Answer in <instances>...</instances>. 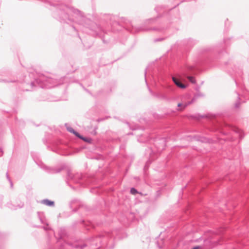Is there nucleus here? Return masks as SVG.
<instances>
[{
    "label": "nucleus",
    "mask_w": 249,
    "mask_h": 249,
    "mask_svg": "<svg viewBox=\"0 0 249 249\" xmlns=\"http://www.w3.org/2000/svg\"><path fill=\"white\" fill-rule=\"evenodd\" d=\"M65 126H66L67 130L69 132L73 134L77 137L80 136V134L79 133L75 131L71 127L69 126L67 124H65Z\"/></svg>",
    "instance_id": "f8f14e48"
},
{
    "label": "nucleus",
    "mask_w": 249,
    "mask_h": 249,
    "mask_svg": "<svg viewBox=\"0 0 249 249\" xmlns=\"http://www.w3.org/2000/svg\"><path fill=\"white\" fill-rule=\"evenodd\" d=\"M153 30H158L159 31H161L162 30V29H158V28H153Z\"/></svg>",
    "instance_id": "c85d7f7f"
},
{
    "label": "nucleus",
    "mask_w": 249,
    "mask_h": 249,
    "mask_svg": "<svg viewBox=\"0 0 249 249\" xmlns=\"http://www.w3.org/2000/svg\"><path fill=\"white\" fill-rule=\"evenodd\" d=\"M86 247L84 244H80L78 242L71 243L64 242L62 243L58 249H83ZM49 249H53L50 248Z\"/></svg>",
    "instance_id": "7ed1b4c3"
},
{
    "label": "nucleus",
    "mask_w": 249,
    "mask_h": 249,
    "mask_svg": "<svg viewBox=\"0 0 249 249\" xmlns=\"http://www.w3.org/2000/svg\"><path fill=\"white\" fill-rule=\"evenodd\" d=\"M37 214L40 222L45 225L42 227V228L45 231L51 230V228L49 226V225L46 221L45 219L43 217V213L41 212H37Z\"/></svg>",
    "instance_id": "0eeeda50"
},
{
    "label": "nucleus",
    "mask_w": 249,
    "mask_h": 249,
    "mask_svg": "<svg viewBox=\"0 0 249 249\" xmlns=\"http://www.w3.org/2000/svg\"><path fill=\"white\" fill-rule=\"evenodd\" d=\"M130 134L132 135V133H128V135H130Z\"/></svg>",
    "instance_id": "e433bc0d"
},
{
    "label": "nucleus",
    "mask_w": 249,
    "mask_h": 249,
    "mask_svg": "<svg viewBox=\"0 0 249 249\" xmlns=\"http://www.w3.org/2000/svg\"><path fill=\"white\" fill-rule=\"evenodd\" d=\"M203 94L202 93H198L196 94L194 96V97L193 98V99L191 100V101L188 102L187 103H186L184 105V107H186L188 106H189V105L191 104L194 102H195L196 101V99H197L198 97H203Z\"/></svg>",
    "instance_id": "9d476101"
},
{
    "label": "nucleus",
    "mask_w": 249,
    "mask_h": 249,
    "mask_svg": "<svg viewBox=\"0 0 249 249\" xmlns=\"http://www.w3.org/2000/svg\"><path fill=\"white\" fill-rule=\"evenodd\" d=\"M202 247L201 246H196L193 247L191 249H202Z\"/></svg>",
    "instance_id": "393cba45"
},
{
    "label": "nucleus",
    "mask_w": 249,
    "mask_h": 249,
    "mask_svg": "<svg viewBox=\"0 0 249 249\" xmlns=\"http://www.w3.org/2000/svg\"><path fill=\"white\" fill-rule=\"evenodd\" d=\"M77 138L83 140L84 142H87L89 143H91L92 142V140L91 138L89 137H84L83 136L81 135L80 134V136L79 137H77Z\"/></svg>",
    "instance_id": "ddd939ff"
},
{
    "label": "nucleus",
    "mask_w": 249,
    "mask_h": 249,
    "mask_svg": "<svg viewBox=\"0 0 249 249\" xmlns=\"http://www.w3.org/2000/svg\"><path fill=\"white\" fill-rule=\"evenodd\" d=\"M76 211H77V209H74L73 210V211H74V212H76Z\"/></svg>",
    "instance_id": "72a5a7b5"
},
{
    "label": "nucleus",
    "mask_w": 249,
    "mask_h": 249,
    "mask_svg": "<svg viewBox=\"0 0 249 249\" xmlns=\"http://www.w3.org/2000/svg\"><path fill=\"white\" fill-rule=\"evenodd\" d=\"M82 175L81 173H72L70 170L67 171V180H71L75 183H79L82 179Z\"/></svg>",
    "instance_id": "39448f33"
},
{
    "label": "nucleus",
    "mask_w": 249,
    "mask_h": 249,
    "mask_svg": "<svg viewBox=\"0 0 249 249\" xmlns=\"http://www.w3.org/2000/svg\"><path fill=\"white\" fill-rule=\"evenodd\" d=\"M125 28L127 29V28H128V26H127Z\"/></svg>",
    "instance_id": "c9c22d12"
},
{
    "label": "nucleus",
    "mask_w": 249,
    "mask_h": 249,
    "mask_svg": "<svg viewBox=\"0 0 249 249\" xmlns=\"http://www.w3.org/2000/svg\"><path fill=\"white\" fill-rule=\"evenodd\" d=\"M34 73H30L29 76H25L23 86L29 88L23 89L25 91H31L36 88L50 89L57 86L61 83L58 80L51 77H47L44 75H39L37 78H32Z\"/></svg>",
    "instance_id": "f257e3e1"
},
{
    "label": "nucleus",
    "mask_w": 249,
    "mask_h": 249,
    "mask_svg": "<svg viewBox=\"0 0 249 249\" xmlns=\"http://www.w3.org/2000/svg\"><path fill=\"white\" fill-rule=\"evenodd\" d=\"M172 80H173L174 83H175V84L177 86H178V88L182 89H184L186 88V86L185 84L181 83V82L179 80L177 79L176 77H173Z\"/></svg>",
    "instance_id": "1a4fd4ad"
},
{
    "label": "nucleus",
    "mask_w": 249,
    "mask_h": 249,
    "mask_svg": "<svg viewBox=\"0 0 249 249\" xmlns=\"http://www.w3.org/2000/svg\"><path fill=\"white\" fill-rule=\"evenodd\" d=\"M105 118H99V119L97 120V121H98V122H101V121H103L105 120Z\"/></svg>",
    "instance_id": "cd10ccee"
},
{
    "label": "nucleus",
    "mask_w": 249,
    "mask_h": 249,
    "mask_svg": "<svg viewBox=\"0 0 249 249\" xmlns=\"http://www.w3.org/2000/svg\"><path fill=\"white\" fill-rule=\"evenodd\" d=\"M240 105V102L239 101H237L234 104V107L235 108H238Z\"/></svg>",
    "instance_id": "aec40b11"
},
{
    "label": "nucleus",
    "mask_w": 249,
    "mask_h": 249,
    "mask_svg": "<svg viewBox=\"0 0 249 249\" xmlns=\"http://www.w3.org/2000/svg\"><path fill=\"white\" fill-rule=\"evenodd\" d=\"M130 193L132 195H136L139 192L135 188H131L130 189Z\"/></svg>",
    "instance_id": "dca6fc26"
},
{
    "label": "nucleus",
    "mask_w": 249,
    "mask_h": 249,
    "mask_svg": "<svg viewBox=\"0 0 249 249\" xmlns=\"http://www.w3.org/2000/svg\"><path fill=\"white\" fill-rule=\"evenodd\" d=\"M12 81H7L5 79H0V82H12Z\"/></svg>",
    "instance_id": "b1692460"
},
{
    "label": "nucleus",
    "mask_w": 249,
    "mask_h": 249,
    "mask_svg": "<svg viewBox=\"0 0 249 249\" xmlns=\"http://www.w3.org/2000/svg\"><path fill=\"white\" fill-rule=\"evenodd\" d=\"M151 94L154 97L167 102H170L174 100L172 93L174 92L175 87L173 85H167L164 87L163 90H159L156 92H153L148 87Z\"/></svg>",
    "instance_id": "f03ea898"
},
{
    "label": "nucleus",
    "mask_w": 249,
    "mask_h": 249,
    "mask_svg": "<svg viewBox=\"0 0 249 249\" xmlns=\"http://www.w3.org/2000/svg\"><path fill=\"white\" fill-rule=\"evenodd\" d=\"M77 202V200H73L71 201V204H70V207L72 208V207H73V205L75 203H76Z\"/></svg>",
    "instance_id": "a211bd4d"
},
{
    "label": "nucleus",
    "mask_w": 249,
    "mask_h": 249,
    "mask_svg": "<svg viewBox=\"0 0 249 249\" xmlns=\"http://www.w3.org/2000/svg\"><path fill=\"white\" fill-rule=\"evenodd\" d=\"M160 141H161V142H162V147H161V148H159V149H158V151H161V150H163V149H164V147H165V142H164V141L163 140H160Z\"/></svg>",
    "instance_id": "f3484780"
},
{
    "label": "nucleus",
    "mask_w": 249,
    "mask_h": 249,
    "mask_svg": "<svg viewBox=\"0 0 249 249\" xmlns=\"http://www.w3.org/2000/svg\"><path fill=\"white\" fill-rule=\"evenodd\" d=\"M86 48H89V46L86 47Z\"/></svg>",
    "instance_id": "4c0bfd02"
},
{
    "label": "nucleus",
    "mask_w": 249,
    "mask_h": 249,
    "mask_svg": "<svg viewBox=\"0 0 249 249\" xmlns=\"http://www.w3.org/2000/svg\"><path fill=\"white\" fill-rule=\"evenodd\" d=\"M236 132H237V133H241V130L238 129H237Z\"/></svg>",
    "instance_id": "2f4dec72"
},
{
    "label": "nucleus",
    "mask_w": 249,
    "mask_h": 249,
    "mask_svg": "<svg viewBox=\"0 0 249 249\" xmlns=\"http://www.w3.org/2000/svg\"><path fill=\"white\" fill-rule=\"evenodd\" d=\"M111 18H114V17H111Z\"/></svg>",
    "instance_id": "58836bf2"
},
{
    "label": "nucleus",
    "mask_w": 249,
    "mask_h": 249,
    "mask_svg": "<svg viewBox=\"0 0 249 249\" xmlns=\"http://www.w3.org/2000/svg\"><path fill=\"white\" fill-rule=\"evenodd\" d=\"M163 40V38H156L154 40V41H155V42H158V41H161Z\"/></svg>",
    "instance_id": "a878e982"
},
{
    "label": "nucleus",
    "mask_w": 249,
    "mask_h": 249,
    "mask_svg": "<svg viewBox=\"0 0 249 249\" xmlns=\"http://www.w3.org/2000/svg\"><path fill=\"white\" fill-rule=\"evenodd\" d=\"M146 73H147V69H146L145 70V71H144V77H145V82H146V84L147 85V80H146Z\"/></svg>",
    "instance_id": "bb28decb"
},
{
    "label": "nucleus",
    "mask_w": 249,
    "mask_h": 249,
    "mask_svg": "<svg viewBox=\"0 0 249 249\" xmlns=\"http://www.w3.org/2000/svg\"><path fill=\"white\" fill-rule=\"evenodd\" d=\"M130 129H132V130H135V129H138V126H136L135 128H131V127H130Z\"/></svg>",
    "instance_id": "7c9ffc66"
},
{
    "label": "nucleus",
    "mask_w": 249,
    "mask_h": 249,
    "mask_svg": "<svg viewBox=\"0 0 249 249\" xmlns=\"http://www.w3.org/2000/svg\"><path fill=\"white\" fill-rule=\"evenodd\" d=\"M38 165L40 167V168L46 170L47 172L51 174L58 173L60 172L62 170H63L65 167L64 165H62V166L59 168H51L43 164L42 163H41L40 164H38Z\"/></svg>",
    "instance_id": "423d86ee"
},
{
    "label": "nucleus",
    "mask_w": 249,
    "mask_h": 249,
    "mask_svg": "<svg viewBox=\"0 0 249 249\" xmlns=\"http://www.w3.org/2000/svg\"><path fill=\"white\" fill-rule=\"evenodd\" d=\"M162 8L161 6H158L155 7V9L157 12H159L160 11V9Z\"/></svg>",
    "instance_id": "412c9836"
},
{
    "label": "nucleus",
    "mask_w": 249,
    "mask_h": 249,
    "mask_svg": "<svg viewBox=\"0 0 249 249\" xmlns=\"http://www.w3.org/2000/svg\"><path fill=\"white\" fill-rule=\"evenodd\" d=\"M41 203L49 207H54L55 205L54 202L53 201L48 199L42 200Z\"/></svg>",
    "instance_id": "9b49d317"
},
{
    "label": "nucleus",
    "mask_w": 249,
    "mask_h": 249,
    "mask_svg": "<svg viewBox=\"0 0 249 249\" xmlns=\"http://www.w3.org/2000/svg\"><path fill=\"white\" fill-rule=\"evenodd\" d=\"M6 177H7V178L8 179V180L9 181V182L10 183L11 186L12 187L13 186V183H12L11 180L10 179V178H9L7 173L6 174Z\"/></svg>",
    "instance_id": "4be33fe9"
},
{
    "label": "nucleus",
    "mask_w": 249,
    "mask_h": 249,
    "mask_svg": "<svg viewBox=\"0 0 249 249\" xmlns=\"http://www.w3.org/2000/svg\"><path fill=\"white\" fill-rule=\"evenodd\" d=\"M8 207L10 208V209H13V210H16L18 208H21L23 207L24 205L23 203H21L17 206H13L12 204H8Z\"/></svg>",
    "instance_id": "4468645a"
},
{
    "label": "nucleus",
    "mask_w": 249,
    "mask_h": 249,
    "mask_svg": "<svg viewBox=\"0 0 249 249\" xmlns=\"http://www.w3.org/2000/svg\"><path fill=\"white\" fill-rule=\"evenodd\" d=\"M195 69L196 68L195 66L187 65L183 70L182 72V75L186 77L192 84H195L196 83V81L194 77L189 76L188 74L190 72L194 71Z\"/></svg>",
    "instance_id": "20e7f679"
},
{
    "label": "nucleus",
    "mask_w": 249,
    "mask_h": 249,
    "mask_svg": "<svg viewBox=\"0 0 249 249\" xmlns=\"http://www.w3.org/2000/svg\"><path fill=\"white\" fill-rule=\"evenodd\" d=\"M127 22L129 23V21H128L126 19H125L124 18H121L120 19H119L117 21H114L113 22H112L111 24H112V26H114L116 24L120 25L121 26H124V25H123V23H124L125 24H127Z\"/></svg>",
    "instance_id": "6e6552de"
},
{
    "label": "nucleus",
    "mask_w": 249,
    "mask_h": 249,
    "mask_svg": "<svg viewBox=\"0 0 249 249\" xmlns=\"http://www.w3.org/2000/svg\"><path fill=\"white\" fill-rule=\"evenodd\" d=\"M70 27L72 31L75 32V33L77 32V30L76 29V28L73 25L70 26Z\"/></svg>",
    "instance_id": "6ab92c4d"
},
{
    "label": "nucleus",
    "mask_w": 249,
    "mask_h": 249,
    "mask_svg": "<svg viewBox=\"0 0 249 249\" xmlns=\"http://www.w3.org/2000/svg\"><path fill=\"white\" fill-rule=\"evenodd\" d=\"M0 152H1V153H2V152H3V151H2V148H0Z\"/></svg>",
    "instance_id": "473e14b6"
},
{
    "label": "nucleus",
    "mask_w": 249,
    "mask_h": 249,
    "mask_svg": "<svg viewBox=\"0 0 249 249\" xmlns=\"http://www.w3.org/2000/svg\"><path fill=\"white\" fill-rule=\"evenodd\" d=\"M238 99L239 100L240 99V98L239 97V94H238Z\"/></svg>",
    "instance_id": "f704fd0d"
},
{
    "label": "nucleus",
    "mask_w": 249,
    "mask_h": 249,
    "mask_svg": "<svg viewBox=\"0 0 249 249\" xmlns=\"http://www.w3.org/2000/svg\"><path fill=\"white\" fill-rule=\"evenodd\" d=\"M188 102H185V103H179L178 104V107H181V108H178L177 110L178 111H180V110H182L183 109H184V108H185L186 107H184V105L186 104V103H187Z\"/></svg>",
    "instance_id": "2eb2a0df"
},
{
    "label": "nucleus",
    "mask_w": 249,
    "mask_h": 249,
    "mask_svg": "<svg viewBox=\"0 0 249 249\" xmlns=\"http://www.w3.org/2000/svg\"><path fill=\"white\" fill-rule=\"evenodd\" d=\"M157 243V244H158V247H159L160 248H162V246H160V245H159V241H158Z\"/></svg>",
    "instance_id": "c756f323"
},
{
    "label": "nucleus",
    "mask_w": 249,
    "mask_h": 249,
    "mask_svg": "<svg viewBox=\"0 0 249 249\" xmlns=\"http://www.w3.org/2000/svg\"><path fill=\"white\" fill-rule=\"evenodd\" d=\"M211 50H212L211 47H206V48L204 49L203 51V52H208V51H211Z\"/></svg>",
    "instance_id": "5701e85b"
}]
</instances>
